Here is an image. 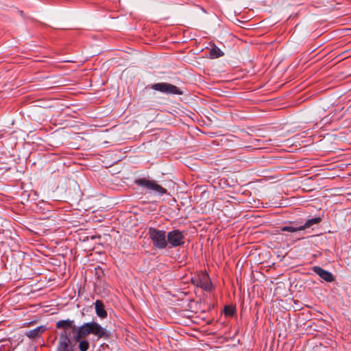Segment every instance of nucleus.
<instances>
[{
  "label": "nucleus",
  "instance_id": "nucleus-1",
  "mask_svg": "<svg viewBox=\"0 0 351 351\" xmlns=\"http://www.w3.org/2000/svg\"><path fill=\"white\" fill-rule=\"evenodd\" d=\"M56 326L57 329L61 330L59 335V339L78 342L77 326H75L74 320H60L56 322Z\"/></svg>",
  "mask_w": 351,
  "mask_h": 351
},
{
  "label": "nucleus",
  "instance_id": "nucleus-2",
  "mask_svg": "<svg viewBox=\"0 0 351 351\" xmlns=\"http://www.w3.org/2000/svg\"><path fill=\"white\" fill-rule=\"evenodd\" d=\"M147 234L152 242L154 247L159 250L167 247V236L165 230L150 227L148 229Z\"/></svg>",
  "mask_w": 351,
  "mask_h": 351
},
{
  "label": "nucleus",
  "instance_id": "nucleus-3",
  "mask_svg": "<svg viewBox=\"0 0 351 351\" xmlns=\"http://www.w3.org/2000/svg\"><path fill=\"white\" fill-rule=\"evenodd\" d=\"M167 236V247L172 248L182 246L184 244L185 236L182 231L173 230L169 232Z\"/></svg>",
  "mask_w": 351,
  "mask_h": 351
},
{
  "label": "nucleus",
  "instance_id": "nucleus-4",
  "mask_svg": "<svg viewBox=\"0 0 351 351\" xmlns=\"http://www.w3.org/2000/svg\"><path fill=\"white\" fill-rule=\"evenodd\" d=\"M134 183L139 186L145 187L148 190L153 191L160 195H164L167 193L166 189L163 188L160 184H158L154 180H149L145 178H138L135 180Z\"/></svg>",
  "mask_w": 351,
  "mask_h": 351
},
{
  "label": "nucleus",
  "instance_id": "nucleus-5",
  "mask_svg": "<svg viewBox=\"0 0 351 351\" xmlns=\"http://www.w3.org/2000/svg\"><path fill=\"white\" fill-rule=\"evenodd\" d=\"M152 88L166 94H183V92L176 86L165 82L154 84L152 85Z\"/></svg>",
  "mask_w": 351,
  "mask_h": 351
},
{
  "label": "nucleus",
  "instance_id": "nucleus-6",
  "mask_svg": "<svg viewBox=\"0 0 351 351\" xmlns=\"http://www.w3.org/2000/svg\"><path fill=\"white\" fill-rule=\"evenodd\" d=\"M192 281L195 285L201 287L204 290L210 289L211 282L208 275L206 273L201 272L197 277L193 278Z\"/></svg>",
  "mask_w": 351,
  "mask_h": 351
},
{
  "label": "nucleus",
  "instance_id": "nucleus-7",
  "mask_svg": "<svg viewBox=\"0 0 351 351\" xmlns=\"http://www.w3.org/2000/svg\"><path fill=\"white\" fill-rule=\"evenodd\" d=\"M90 330L91 334L97 336L98 338L108 339L110 337V332L97 322H90Z\"/></svg>",
  "mask_w": 351,
  "mask_h": 351
},
{
  "label": "nucleus",
  "instance_id": "nucleus-8",
  "mask_svg": "<svg viewBox=\"0 0 351 351\" xmlns=\"http://www.w3.org/2000/svg\"><path fill=\"white\" fill-rule=\"evenodd\" d=\"M77 342L59 339L56 351H75Z\"/></svg>",
  "mask_w": 351,
  "mask_h": 351
},
{
  "label": "nucleus",
  "instance_id": "nucleus-9",
  "mask_svg": "<svg viewBox=\"0 0 351 351\" xmlns=\"http://www.w3.org/2000/svg\"><path fill=\"white\" fill-rule=\"evenodd\" d=\"M313 271L326 282H331L335 280V278L330 272L319 266H314L313 267Z\"/></svg>",
  "mask_w": 351,
  "mask_h": 351
},
{
  "label": "nucleus",
  "instance_id": "nucleus-10",
  "mask_svg": "<svg viewBox=\"0 0 351 351\" xmlns=\"http://www.w3.org/2000/svg\"><path fill=\"white\" fill-rule=\"evenodd\" d=\"M89 334H91L90 322L85 323L80 327H77V339L78 341L85 338Z\"/></svg>",
  "mask_w": 351,
  "mask_h": 351
},
{
  "label": "nucleus",
  "instance_id": "nucleus-11",
  "mask_svg": "<svg viewBox=\"0 0 351 351\" xmlns=\"http://www.w3.org/2000/svg\"><path fill=\"white\" fill-rule=\"evenodd\" d=\"M95 307L96 313L99 317L106 318L107 317V312L105 310L104 304L101 300H96Z\"/></svg>",
  "mask_w": 351,
  "mask_h": 351
},
{
  "label": "nucleus",
  "instance_id": "nucleus-12",
  "mask_svg": "<svg viewBox=\"0 0 351 351\" xmlns=\"http://www.w3.org/2000/svg\"><path fill=\"white\" fill-rule=\"evenodd\" d=\"M45 328L43 326L37 327L33 330H30L25 332V335L27 337L30 339H34L38 337L42 332L45 331Z\"/></svg>",
  "mask_w": 351,
  "mask_h": 351
},
{
  "label": "nucleus",
  "instance_id": "nucleus-13",
  "mask_svg": "<svg viewBox=\"0 0 351 351\" xmlns=\"http://www.w3.org/2000/svg\"><path fill=\"white\" fill-rule=\"evenodd\" d=\"M321 221H322V218H320V217L312 218V219L307 220L306 221V223L304 225L300 226V227L302 228V230H303L306 228H311V226H313L315 224L319 223L321 222Z\"/></svg>",
  "mask_w": 351,
  "mask_h": 351
},
{
  "label": "nucleus",
  "instance_id": "nucleus-14",
  "mask_svg": "<svg viewBox=\"0 0 351 351\" xmlns=\"http://www.w3.org/2000/svg\"><path fill=\"white\" fill-rule=\"evenodd\" d=\"M210 58H217L223 56V51L215 45L210 50Z\"/></svg>",
  "mask_w": 351,
  "mask_h": 351
},
{
  "label": "nucleus",
  "instance_id": "nucleus-15",
  "mask_svg": "<svg viewBox=\"0 0 351 351\" xmlns=\"http://www.w3.org/2000/svg\"><path fill=\"white\" fill-rule=\"evenodd\" d=\"M281 230L283 231V232H297V231L302 230V228H301L300 226H298V227H293V226H286L282 227L281 228Z\"/></svg>",
  "mask_w": 351,
  "mask_h": 351
},
{
  "label": "nucleus",
  "instance_id": "nucleus-16",
  "mask_svg": "<svg viewBox=\"0 0 351 351\" xmlns=\"http://www.w3.org/2000/svg\"><path fill=\"white\" fill-rule=\"evenodd\" d=\"M78 348L80 351H87L89 348L90 344L88 340H80Z\"/></svg>",
  "mask_w": 351,
  "mask_h": 351
},
{
  "label": "nucleus",
  "instance_id": "nucleus-17",
  "mask_svg": "<svg viewBox=\"0 0 351 351\" xmlns=\"http://www.w3.org/2000/svg\"><path fill=\"white\" fill-rule=\"evenodd\" d=\"M223 312L226 316L232 317L235 313V308L232 306H226Z\"/></svg>",
  "mask_w": 351,
  "mask_h": 351
}]
</instances>
